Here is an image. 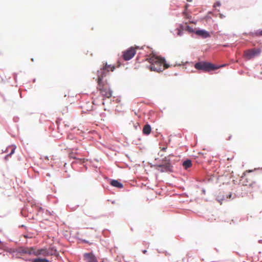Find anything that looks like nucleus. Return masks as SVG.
<instances>
[{
    "instance_id": "nucleus-11",
    "label": "nucleus",
    "mask_w": 262,
    "mask_h": 262,
    "mask_svg": "<svg viewBox=\"0 0 262 262\" xmlns=\"http://www.w3.org/2000/svg\"><path fill=\"white\" fill-rule=\"evenodd\" d=\"M110 184L114 187L121 188L123 187V185L118 180H112Z\"/></svg>"
},
{
    "instance_id": "nucleus-14",
    "label": "nucleus",
    "mask_w": 262,
    "mask_h": 262,
    "mask_svg": "<svg viewBox=\"0 0 262 262\" xmlns=\"http://www.w3.org/2000/svg\"><path fill=\"white\" fill-rule=\"evenodd\" d=\"M192 165L191 161L190 160H187L183 163V166L185 169L190 167Z\"/></svg>"
},
{
    "instance_id": "nucleus-7",
    "label": "nucleus",
    "mask_w": 262,
    "mask_h": 262,
    "mask_svg": "<svg viewBox=\"0 0 262 262\" xmlns=\"http://www.w3.org/2000/svg\"><path fill=\"white\" fill-rule=\"evenodd\" d=\"M83 257L86 262H98L96 257L92 253H84Z\"/></svg>"
},
{
    "instance_id": "nucleus-10",
    "label": "nucleus",
    "mask_w": 262,
    "mask_h": 262,
    "mask_svg": "<svg viewBox=\"0 0 262 262\" xmlns=\"http://www.w3.org/2000/svg\"><path fill=\"white\" fill-rule=\"evenodd\" d=\"M42 255L43 256H48L47 249H40L37 250L36 256Z\"/></svg>"
},
{
    "instance_id": "nucleus-28",
    "label": "nucleus",
    "mask_w": 262,
    "mask_h": 262,
    "mask_svg": "<svg viewBox=\"0 0 262 262\" xmlns=\"http://www.w3.org/2000/svg\"><path fill=\"white\" fill-rule=\"evenodd\" d=\"M192 0H187V2H191Z\"/></svg>"
},
{
    "instance_id": "nucleus-2",
    "label": "nucleus",
    "mask_w": 262,
    "mask_h": 262,
    "mask_svg": "<svg viewBox=\"0 0 262 262\" xmlns=\"http://www.w3.org/2000/svg\"><path fill=\"white\" fill-rule=\"evenodd\" d=\"M146 60L149 63L148 68L151 71L160 72L170 67L166 63L164 58L154 54H150Z\"/></svg>"
},
{
    "instance_id": "nucleus-25",
    "label": "nucleus",
    "mask_w": 262,
    "mask_h": 262,
    "mask_svg": "<svg viewBox=\"0 0 262 262\" xmlns=\"http://www.w3.org/2000/svg\"><path fill=\"white\" fill-rule=\"evenodd\" d=\"M243 185H246V186L249 185L250 186H251L253 185V183L247 184V183H245L244 182H243Z\"/></svg>"
},
{
    "instance_id": "nucleus-18",
    "label": "nucleus",
    "mask_w": 262,
    "mask_h": 262,
    "mask_svg": "<svg viewBox=\"0 0 262 262\" xmlns=\"http://www.w3.org/2000/svg\"><path fill=\"white\" fill-rule=\"evenodd\" d=\"M28 247H21L19 249V252L20 253L27 254Z\"/></svg>"
},
{
    "instance_id": "nucleus-12",
    "label": "nucleus",
    "mask_w": 262,
    "mask_h": 262,
    "mask_svg": "<svg viewBox=\"0 0 262 262\" xmlns=\"http://www.w3.org/2000/svg\"><path fill=\"white\" fill-rule=\"evenodd\" d=\"M47 252L48 256L57 255L58 253L54 247H51L47 249Z\"/></svg>"
},
{
    "instance_id": "nucleus-30",
    "label": "nucleus",
    "mask_w": 262,
    "mask_h": 262,
    "mask_svg": "<svg viewBox=\"0 0 262 262\" xmlns=\"http://www.w3.org/2000/svg\"><path fill=\"white\" fill-rule=\"evenodd\" d=\"M188 6V5H186L185 6V7H186V8H187Z\"/></svg>"
},
{
    "instance_id": "nucleus-21",
    "label": "nucleus",
    "mask_w": 262,
    "mask_h": 262,
    "mask_svg": "<svg viewBox=\"0 0 262 262\" xmlns=\"http://www.w3.org/2000/svg\"><path fill=\"white\" fill-rule=\"evenodd\" d=\"M186 30H187L189 32H193V29L191 27H189L188 26H186Z\"/></svg>"
},
{
    "instance_id": "nucleus-27",
    "label": "nucleus",
    "mask_w": 262,
    "mask_h": 262,
    "mask_svg": "<svg viewBox=\"0 0 262 262\" xmlns=\"http://www.w3.org/2000/svg\"><path fill=\"white\" fill-rule=\"evenodd\" d=\"M142 252L144 254H146L147 253V250H144L142 251Z\"/></svg>"
},
{
    "instance_id": "nucleus-6",
    "label": "nucleus",
    "mask_w": 262,
    "mask_h": 262,
    "mask_svg": "<svg viewBox=\"0 0 262 262\" xmlns=\"http://www.w3.org/2000/svg\"><path fill=\"white\" fill-rule=\"evenodd\" d=\"M171 167L169 163L155 165L156 169L161 172L171 171Z\"/></svg>"
},
{
    "instance_id": "nucleus-8",
    "label": "nucleus",
    "mask_w": 262,
    "mask_h": 262,
    "mask_svg": "<svg viewBox=\"0 0 262 262\" xmlns=\"http://www.w3.org/2000/svg\"><path fill=\"white\" fill-rule=\"evenodd\" d=\"M195 34L203 38H206L210 36L209 33L204 30H197L195 32Z\"/></svg>"
},
{
    "instance_id": "nucleus-19",
    "label": "nucleus",
    "mask_w": 262,
    "mask_h": 262,
    "mask_svg": "<svg viewBox=\"0 0 262 262\" xmlns=\"http://www.w3.org/2000/svg\"><path fill=\"white\" fill-rule=\"evenodd\" d=\"M15 148L14 147H12L10 153L7 155L5 157L6 159H7L9 157H10L11 155L14 153Z\"/></svg>"
},
{
    "instance_id": "nucleus-26",
    "label": "nucleus",
    "mask_w": 262,
    "mask_h": 262,
    "mask_svg": "<svg viewBox=\"0 0 262 262\" xmlns=\"http://www.w3.org/2000/svg\"><path fill=\"white\" fill-rule=\"evenodd\" d=\"M37 207V209L38 211H40V210H42V208L41 207Z\"/></svg>"
},
{
    "instance_id": "nucleus-16",
    "label": "nucleus",
    "mask_w": 262,
    "mask_h": 262,
    "mask_svg": "<svg viewBox=\"0 0 262 262\" xmlns=\"http://www.w3.org/2000/svg\"><path fill=\"white\" fill-rule=\"evenodd\" d=\"M32 262H49L50 260L47 259V258H35L31 260Z\"/></svg>"
},
{
    "instance_id": "nucleus-22",
    "label": "nucleus",
    "mask_w": 262,
    "mask_h": 262,
    "mask_svg": "<svg viewBox=\"0 0 262 262\" xmlns=\"http://www.w3.org/2000/svg\"><path fill=\"white\" fill-rule=\"evenodd\" d=\"M221 6V3L220 2H216L214 5V7H220Z\"/></svg>"
},
{
    "instance_id": "nucleus-17",
    "label": "nucleus",
    "mask_w": 262,
    "mask_h": 262,
    "mask_svg": "<svg viewBox=\"0 0 262 262\" xmlns=\"http://www.w3.org/2000/svg\"><path fill=\"white\" fill-rule=\"evenodd\" d=\"M76 154H77L76 153H74L73 152H71L69 154V157L70 158H71V159H78V160H79L80 161H83L84 160V159L79 158L76 157V156H75Z\"/></svg>"
},
{
    "instance_id": "nucleus-15",
    "label": "nucleus",
    "mask_w": 262,
    "mask_h": 262,
    "mask_svg": "<svg viewBox=\"0 0 262 262\" xmlns=\"http://www.w3.org/2000/svg\"><path fill=\"white\" fill-rule=\"evenodd\" d=\"M37 250L34 249L33 247H30L28 249L27 254L29 255H34L36 256V253H37Z\"/></svg>"
},
{
    "instance_id": "nucleus-9",
    "label": "nucleus",
    "mask_w": 262,
    "mask_h": 262,
    "mask_svg": "<svg viewBox=\"0 0 262 262\" xmlns=\"http://www.w3.org/2000/svg\"><path fill=\"white\" fill-rule=\"evenodd\" d=\"M182 260L183 262H195V260H194V257L191 253H188L186 255V257L183 258Z\"/></svg>"
},
{
    "instance_id": "nucleus-5",
    "label": "nucleus",
    "mask_w": 262,
    "mask_h": 262,
    "mask_svg": "<svg viewBox=\"0 0 262 262\" xmlns=\"http://www.w3.org/2000/svg\"><path fill=\"white\" fill-rule=\"evenodd\" d=\"M136 53V51L135 48L130 47L122 52V56L125 60H129L135 55Z\"/></svg>"
},
{
    "instance_id": "nucleus-1",
    "label": "nucleus",
    "mask_w": 262,
    "mask_h": 262,
    "mask_svg": "<svg viewBox=\"0 0 262 262\" xmlns=\"http://www.w3.org/2000/svg\"><path fill=\"white\" fill-rule=\"evenodd\" d=\"M115 69L114 66L107 64L106 62L103 63L100 70L97 71V89L100 91L101 95L106 98H110L112 96V91L106 81H103L104 77H106L110 71L113 72Z\"/></svg>"
},
{
    "instance_id": "nucleus-13",
    "label": "nucleus",
    "mask_w": 262,
    "mask_h": 262,
    "mask_svg": "<svg viewBox=\"0 0 262 262\" xmlns=\"http://www.w3.org/2000/svg\"><path fill=\"white\" fill-rule=\"evenodd\" d=\"M143 133L144 135H148L151 132V127L149 124H146L143 128Z\"/></svg>"
},
{
    "instance_id": "nucleus-31",
    "label": "nucleus",
    "mask_w": 262,
    "mask_h": 262,
    "mask_svg": "<svg viewBox=\"0 0 262 262\" xmlns=\"http://www.w3.org/2000/svg\"><path fill=\"white\" fill-rule=\"evenodd\" d=\"M231 197V194L229 195V198H230Z\"/></svg>"
},
{
    "instance_id": "nucleus-24",
    "label": "nucleus",
    "mask_w": 262,
    "mask_h": 262,
    "mask_svg": "<svg viewBox=\"0 0 262 262\" xmlns=\"http://www.w3.org/2000/svg\"><path fill=\"white\" fill-rule=\"evenodd\" d=\"M233 158H234V156L232 155V156H231L230 157H227V160L228 161H231V160H232L233 159Z\"/></svg>"
},
{
    "instance_id": "nucleus-29",
    "label": "nucleus",
    "mask_w": 262,
    "mask_h": 262,
    "mask_svg": "<svg viewBox=\"0 0 262 262\" xmlns=\"http://www.w3.org/2000/svg\"><path fill=\"white\" fill-rule=\"evenodd\" d=\"M165 149H166V148H163L162 149V150L165 151Z\"/></svg>"
},
{
    "instance_id": "nucleus-4",
    "label": "nucleus",
    "mask_w": 262,
    "mask_h": 262,
    "mask_svg": "<svg viewBox=\"0 0 262 262\" xmlns=\"http://www.w3.org/2000/svg\"><path fill=\"white\" fill-rule=\"evenodd\" d=\"M261 52V50L259 48H253L247 50L244 52V57L247 60H250L258 56Z\"/></svg>"
},
{
    "instance_id": "nucleus-23",
    "label": "nucleus",
    "mask_w": 262,
    "mask_h": 262,
    "mask_svg": "<svg viewBox=\"0 0 262 262\" xmlns=\"http://www.w3.org/2000/svg\"><path fill=\"white\" fill-rule=\"evenodd\" d=\"M256 35L258 36H262V30L256 32Z\"/></svg>"
},
{
    "instance_id": "nucleus-20",
    "label": "nucleus",
    "mask_w": 262,
    "mask_h": 262,
    "mask_svg": "<svg viewBox=\"0 0 262 262\" xmlns=\"http://www.w3.org/2000/svg\"><path fill=\"white\" fill-rule=\"evenodd\" d=\"M177 30H178V32H177L178 35L181 36L182 35V32H183V30L182 26H181L180 28V29H178Z\"/></svg>"
},
{
    "instance_id": "nucleus-3",
    "label": "nucleus",
    "mask_w": 262,
    "mask_h": 262,
    "mask_svg": "<svg viewBox=\"0 0 262 262\" xmlns=\"http://www.w3.org/2000/svg\"><path fill=\"white\" fill-rule=\"evenodd\" d=\"M224 65L220 66H216L210 62H199L195 64L194 67L198 70H203L205 72H209L211 70H214L224 67Z\"/></svg>"
}]
</instances>
